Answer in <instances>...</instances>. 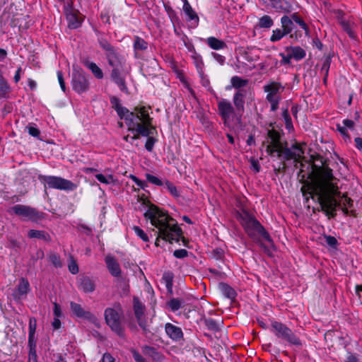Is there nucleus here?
<instances>
[{"instance_id": "nucleus-38", "label": "nucleus", "mask_w": 362, "mask_h": 362, "mask_svg": "<svg viewBox=\"0 0 362 362\" xmlns=\"http://www.w3.org/2000/svg\"><path fill=\"white\" fill-rule=\"evenodd\" d=\"M145 177L146 180L152 185L162 186L165 184V182H163L160 178L150 173H146Z\"/></svg>"}, {"instance_id": "nucleus-25", "label": "nucleus", "mask_w": 362, "mask_h": 362, "mask_svg": "<svg viewBox=\"0 0 362 362\" xmlns=\"http://www.w3.org/2000/svg\"><path fill=\"white\" fill-rule=\"evenodd\" d=\"M95 177L100 183L105 185H115L117 181L112 174L96 173Z\"/></svg>"}, {"instance_id": "nucleus-49", "label": "nucleus", "mask_w": 362, "mask_h": 362, "mask_svg": "<svg viewBox=\"0 0 362 362\" xmlns=\"http://www.w3.org/2000/svg\"><path fill=\"white\" fill-rule=\"evenodd\" d=\"M130 179H132L134 183L141 189H144L147 187V184L141 180H139L137 177L133 175H130Z\"/></svg>"}, {"instance_id": "nucleus-41", "label": "nucleus", "mask_w": 362, "mask_h": 362, "mask_svg": "<svg viewBox=\"0 0 362 362\" xmlns=\"http://www.w3.org/2000/svg\"><path fill=\"white\" fill-rule=\"evenodd\" d=\"M165 186L169 191V192L175 197H180V193L177 189V187L170 182L166 180L165 182Z\"/></svg>"}, {"instance_id": "nucleus-4", "label": "nucleus", "mask_w": 362, "mask_h": 362, "mask_svg": "<svg viewBox=\"0 0 362 362\" xmlns=\"http://www.w3.org/2000/svg\"><path fill=\"white\" fill-rule=\"evenodd\" d=\"M98 42L105 52L108 64L112 68L110 74L112 81L121 91L128 94L126 77L129 74L131 69L127 66L125 58L106 39L99 38Z\"/></svg>"}, {"instance_id": "nucleus-42", "label": "nucleus", "mask_w": 362, "mask_h": 362, "mask_svg": "<svg viewBox=\"0 0 362 362\" xmlns=\"http://www.w3.org/2000/svg\"><path fill=\"white\" fill-rule=\"evenodd\" d=\"M68 269H69V271L72 274H76L78 273V271H79L78 266L76 262L74 260V259L72 257H71L70 259L69 260Z\"/></svg>"}, {"instance_id": "nucleus-22", "label": "nucleus", "mask_w": 362, "mask_h": 362, "mask_svg": "<svg viewBox=\"0 0 362 362\" xmlns=\"http://www.w3.org/2000/svg\"><path fill=\"white\" fill-rule=\"evenodd\" d=\"M70 306L73 313L78 317L89 320L94 318V316L90 312L86 311L80 304H78L74 302H71Z\"/></svg>"}, {"instance_id": "nucleus-1", "label": "nucleus", "mask_w": 362, "mask_h": 362, "mask_svg": "<svg viewBox=\"0 0 362 362\" xmlns=\"http://www.w3.org/2000/svg\"><path fill=\"white\" fill-rule=\"evenodd\" d=\"M337 179L333 176L330 168H324L319 172L311 184L304 185L301 187L303 197L308 201L309 197L315 195L322 210L327 216L336 215L337 207H341L342 211L348 215L349 207L352 205V200L345 195H341L336 183Z\"/></svg>"}, {"instance_id": "nucleus-61", "label": "nucleus", "mask_w": 362, "mask_h": 362, "mask_svg": "<svg viewBox=\"0 0 362 362\" xmlns=\"http://www.w3.org/2000/svg\"><path fill=\"white\" fill-rule=\"evenodd\" d=\"M212 55L214 58V59L218 62L220 64H223L225 62V57L218 54V53H212Z\"/></svg>"}, {"instance_id": "nucleus-47", "label": "nucleus", "mask_w": 362, "mask_h": 362, "mask_svg": "<svg viewBox=\"0 0 362 362\" xmlns=\"http://www.w3.org/2000/svg\"><path fill=\"white\" fill-rule=\"evenodd\" d=\"M206 326L208 329L217 331L219 329V325L213 319H207L205 320Z\"/></svg>"}, {"instance_id": "nucleus-55", "label": "nucleus", "mask_w": 362, "mask_h": 362, "mask_svg": "<svg viewBox=\"0 0 362 362\" xmlns=\"http://www.w3.org/2000/svg\"><path fill=\"white\" fill-rule=\"evenodd\" d=\"M132 354L136 362H147L146 359L136 350H132Z\"/></svg>"}, {"instance_id": "nucleus-10", "label": "nucleus", "mask_w": 362, "mask_h": 362, "mask_svg": "<svg viewBox=\"0 0 362 362\" xmlns=\"http://www.w3.org/2000/svg\"><path fill=\"white\" fill-rule=\"evenodd\" d=\"M121 313L122 309L119 305L106 308L104 313L106 323L112 331L119 336L123 334V328L120 321Z\"/></svg>"}, {"instance_id": "nucleus-27", "label": "nucleus", "mask_w": 362, "mask_h": 362, "mask_svg": "<svg viewBox=\"0 0 362 362\" xmlns=\"http://www.w3.org/2000/svg\"><path fill=\"white\" fill-rule=\"evenodd\" d=\"M30 290V284L26 279L21 278L17 288V295L19 298L25 296Z\"/></svg>"}, {"instance_id": "nucleus-51", "label": "nucleus", "mask_w": 362, "mask_h": 362, "mask_svg": "<svg viewBox=\"0 0 362 362\" xmlns=\"http://www.w3.org/2000/svg\"><path fill=\"white\" fill-rule=\"evenodd\" d=\"M36 320L35 318H30L29 321V333L28 335H35L36 331Z\"/></svg>"}, {"instance_id": "nucleus-48", "label": "nucleus", "mask_w": 362, "mask_h": 362, "mask_svg": "<svg viewBox=\"0 0 362 362\" xmlns=\"http://www.w3.org/2000/svg\"><path fill=\"white\" fill-rule=\"evenodd\" d=\"M292 151L295 152V158L293 159L296 161L299 160L303 154L302 148L297 145H294L292 147Z\"/></svg>"}, {"instance_id": "nucleus-64", "label": "nucleus", "mask_w": 362, "mask_h": 362, "mask_svg": "<svg viewBox=\"0 0 362 362\" xmlns=\"http://www.w3.org/2000/svg\"><path fill=\"white\" fill-rule=\"evenodd\" d=\"M356 147L360 151H362V138L356 137L354 139Z\"/></svg>"}, {"instance_id": "nucleus-21", "label": "nucleus", "mask_w": 362, "mask_h": 362, "mask_svg": "<svg viewBox=\"0 0 362 362\" xmlns=\"http://www.w3.org/2000/svg\"><path fill=\"white\" fill-rule=\"evenodd\" d=\"M271 6L277 12H291L292 6L286 0H270Z\"/></svg>"}, {"instance_id": "nucleus-62", "label": "nucleus", "mask_w": 362, "mask_h": 362, "mask_svg": "<svg viewBox=\"0 0 362 362\" xmlns=\"http://www.w3.org/2000/svg\"><path fill=\"white\" fill-rule=\"evenodd\" d=\"M100 362H115V358L110 354L105 353Z\"/></svg>"}, {"instance_id": "nucleus-39", "label": "nucleus", "mask_w": 362, "mask_h": 362, "mask_svg": "<svg viewBox=\"0 0 362 362\" xmlns=\"http://www.w3.org/2000/svg\"><path fill=\"white\" fill-rule=\"evenodd\" d=\"M143 353L146 355L153 357L154 359H158V354L153 347L145 346L142 348Z\"/></svg>"}, {"instance_id": "nucleus-54", "label": "nucleus", "mask_w": 362, "mask_h": 362, "mask_svg": "<svg viewBox=\"0 0 362 362\" xmlns=\"http://www.w3.org/2000/svg\"><path fill=\"white\" fill-rule=\"evenodd\" d=\"M59 83L63 92L66 91V86L63 78V74L61 71H58L57 73Z\"/></svg>"}, {"instance_id": "nucleus-50", "label": "nucleus", "mask_w": 362, "mask_h": 362, "mask_svg": "<svg viewBox=\"0 0 362 362\" xmlns=\"http://www.w3.org/2000/svg\"><path fill=\"white\" fill-rule=\"evenodd\" d=\"M130 179H132L134 183L141 189H144L147 187V184L141 180H139L137 177L133 175H130Z\"/></svg>"}, {"instance_id": "nucleus-57", "label": "nucleus", "mask_w": 362, "mask_h": 362, "mask_svg": "<svg viewBox=\"0 0 362 362\" xmlns=\"http://www.w3.org/2000/svg\"><path fill=\"white\" fill-rule=\"evenodd\" d=\"M193 58L194 59L197 69L199 70V71H202L203 62L201 57L199 55L195 54L193 56Z\"/></svg>"}, {"instance_id": "nucleus-24", "label": "nucleus", "mask_w": 362, "mask_h": 362, "mask_svg": "<svg viewBox=\"0 0 362 362\" xmlns=\"http://www.w3.org/2000/svg\"><path fill=\"white\" fill-rule=\"evenodd\" d=\"M206 43L211 49L215 50L223 49L226 47V44L223 40L215 37H209L206 39Z\"/></svg>"}, {"instance_id": "nucleus-37", "label": "nucleus", "mask_w": 362, "mask_h": 362, "mask_svg": "<svg viewBox=\"0 0 362 362\" xmlns=\"http://www.w3.org/2000/svg\"><path fill=\"white\" fill-rule=\"evenodd\" d=\"M291 19L293 21V23L295 22L298 24L300 27L305 30L306 35L308 34L309 30L306 23L296 13L292 14L291 16Z\"/></svg>"}, {"instance_id": "nucleus-63", "label": "nucleus", "mask_w": 362, "mask_h": 362, "mask_svg": "<svg viewBox=\"0 0 362 362\" xmlns=\"http://www.w3.org/2000/svg\"><path fill=\"white\" fill-rule=\"evenodd\" d=\"M345 362H359V360L356 356L352 354H349L346 356Z\"/></svg>"}, {"instance_id": "nucleus-36", "label": "nucleus", "mask_w": 362, "mask_h": 362, "mask_svg": "<svg viewBox=\"0 0 362 362\" xmlns=\"http://www.w3.org/2000/svg\"><path fill=\"white\" fill-rule=\"evenodd\" d=\"M162 279L163 280L168 290H171L173 287V274L170 272H164Z\"/></svg>"}, {"instance_id": "nucleus-59", "label": "nucleus", "mask_w": 362, "mask_h": 362, "mask_svg": "<svg viewBox=\"0 0 362 362\" xmlns=\"http://www.w3.org/2000/svg\"><path fill=\"white\" fill-rule=\"evenodd\" d=\"M343 124L346 129L353 130L355 123L353 120L346 119L343 120Z\"/></svg>"}, {"instance_id": "nucleus-33", "label": "nucleus", "mask_w": 362, "mask_h": 362, "mask_svg": "<svg viewBox=\"0 0 362 362\" xmlns=\"http://www.w3.org/2000/svg\"><path fill=\"white\" fill-rule=\"evenodd\" d=\"M274 24L273 20L269 16L265 15L259 19L258 26L261 28H269Z\"/></svg>"}, {"instance_id": "nucleus-5", "label": "nucleus", "mask_w": 362, "mask_h": 362, "mask_svg": "<svg viewBox=\"0 0 362 362\" xmlns=\"http://www.w3.org/2000/svg\"><path fill=\"white\" fill-rule=\"evenodd\" d=\"M238 218L247 234L255 241H259V237H262L269 243L272 242L269 234L262 225L248 211L244 209L242 210L238 213Z\"/></svg>"}, {"instance_id": "nucleus-3", "label": "nucleus", "mask_w": 362, "mask_h": 362, "mask_svg": "<svg viewBox=\"0 0 362 362\" xmlns=\"http://www.w3.org/2000/svg\"><path fill=\"white\" fill-rule=\"evenodd\" d=\"M116 111L119 117L125 121L128 130L134 134L132 140H136L140 136L153 134V131H156L146 107H136L133 112H130L124 107L117 105Z\"/></svg>"}, {"instance_id": "nucleus-34", "label": "nucleus", "mask_w": 362, "mask_h": 362, "mask_svg": "<svg viewBox=\"0 0 362 362\" xmlns=\"http://www.w3.org/2000/svg\"><path fill=\"white\" fill-rule=\"evenodd\" d=\"M184 303V300L181 298H172L168 302V306L172 311L178 310Z\"/></svg>"}, {"instance_id": "nucleus-53", "label": "nucleus", "mask_w": 362, "mask_h": 362, "mask_svg": "<svg viewBox=\"0 0 362 362\" xmlns=\"http://www.w3.org/2000/svg\"><path fill=\"white\" fill-rule=\"evenodd\" d=\"M27 129L30 136L33 137H39L40 132L37 128L33 126H28Z\"/></svg>"}, {"instance_id": "nucleus-44", "label": "nucleus", "mask_w": 362, "mask_h": 362, "mask_svg": "<svg viewBox=\"0 0 362 362\" xmlns=\"http://www.w3.org/2000/svg\"><path fill=\"white\" fill-rule=\"evenodd\" d=\"M49 261L57 268L62 267V263L59 255L56 254H52L49 255Z\"/></svg>"}, {"instance_id": "nucleus-9", "label": "nucleus", "mask_w": 362, "mask_h": 362, "mask_svg": "<svg viewBox=\"0 0 362 362\" xmlns=\"http://www.w3.org/2000/svg\"><path fill=\"white\" fill-rule=\"evenodd\" d=\"M271 331L276 337L289 344L293 345L301 344L300 339L293 333L290 328L281 322L277 321L272 322Z\"/></svg>"}, {"instance_id": "nucleus-32", "label": "nucleus", "mask_w": 362, "mask_h": 362, "mask_svg": "<svg viewBox=\"0 0 362 362\" xmlns=\"http://www.w3.org/2000/svg\"><path fill=\"white\" fill-rule=\"evenodd\" d=\"M281 23L282 29L286 31L287 34H289L293 30V23L291 18L288 16H284L281 17Z\"/></svg>"}, {"instance_id": "nucleus-28", "label": "nucleus", "mask_w": 362, "mask_h": 362, "mask_svg": "<svg viewBox=\"0 0 362 362\" xmlns=\"http://www.w3.org/2000/svg\"><path fill=\"white\" fill-rule=\"evenodd\" d=\"M85 66L90 70L97 78L101 79L103 78V72L102 69L95 63L87 61L85 62Z\"/></svg>"}, {"instance_id": "nucleus-56", "label": "nucleus", "mask_w": 362, "mask_h": 362, "mask_svg": "<svg viewBox=\"0 0 362 362\" xmlns=\"http://www.w3.org/2000/svg\"><path fill=\"white\" fill-rule=\"evenodd\" d=\"M173 255L177 258H184L187 256V251L185 249L176 250Z\"/></svg>"}, {"instance_id": "nucleus-19", "label": "nucleus", "mask_w": 362, "mask_h": 362, "mask_svg": "<svg viewBox=\"0 0 362 362\" xmlns=\"http://www.w3.org/2000/svg\"><path fill=\"white\" fill-rule=\"evenodd\" d=\"M105 263L110 273L115 277H119L121 275V269L117 260L111 256L105 257Z\"/></svg>"}, {"instance_id": "nucleus-52", "label": "nucleus", "mask_w": 362, "mask_h": 362, "mask_svg": "<svg viewBox=\"0 0 362 362\" xmlns=\"http://www.w3.org/2000/svg\"><path fill=\"white\" fill-rule=\"evenodd\" d=\"M337 129L340 132V134L344 136V139H350L347 129L344 126L337 124Z\"/></svg>"}, {"instance_id": "nucleus-43", "label": "nucleus", "mask_w": 362, "mask_h": 362, "mask_svg": "<svg viewBox=\"0 0 362 362\" xmlns=\"http://www.w3.org/2000/svg\"><path fill=\"white\" fill-rule=\"evenodd\" d=\"M282 117L285 121V125H286V128L288 129V130H291L293 129V124H292V121H291V118L289 115V113H288V110H285L283 113H282Z\"/></svg>"}, {"instance_id": "nucleus-7", "label": "nucleus", "mask_w": 362, "mask_h": 362, "mask_svg": "<svg viewBox=\"0 0 362 362\" xmlns=\"http://www.w3.org/2000/svg\"><path fill=\"white\" fill-rule=\"evenodd\" d=\"M218 114L226 127H230L231 122L236 120L240 122L241 115L238 114L231 103L226 99H221L217 103Z\"/></svg>"}, {"instance_id": "nucleus-15", "label": "nucleus", "mask_w": 362, "mask_h": 362, "mask_svg": "<svg viewBox=\"0 0 362 362\" xmlns=\"http://www.w3.org/2000/svg\"><path fill=\"white\" fill-rule=\"evenodd\" d=\"M247 93V90H238L235 91L233 97L234 107L237 112L241 115L245 111V104Z\"/></svg>"}, {"instance_id": "nucleus-14", "label": "nucleus", "mask_w": 362, "mask_h": 362, "mask_svg": "<svg viewBox=\"0 0 362 362\" xmlns=\"http://www.w3.org/2000/svg\"><path fill=\"white\" fill-rule=\"evenodd\" d=\"M64 11L69 28L76 29L81 26L82 20L78 16L76 11L71 8L69 4L64 6Z\"/></svg>"}, {"instance_id": "nucleus-12", "label": "nucleus", "mask_w": 362, "mask_h": 362, "mask_svg": "<svg viewBox=\"0 0 362 362\" xmlns=\"http://www.w3.org/2000/svg\"><path fill=\"white\" fill-rule=\"evenodd\" d=\"M268 136L271 139V143L267 146L266 151L269 156H276L278 158V154L282 146L279 141V134L275 131H269Z\"/></svg>"}, {"instance_id": "nucleus-40", "label": "nucleus", "mask_w": 362, "mask_h": 362, "mask_svg": "<svg viewBox=\"0 0 362 362\" xmlns=\"http://www.w3.org/2000/svg\"><path fill=\"white\" fill-rule=\"evenodd\" d=\"M132 230L134 231L135 234L140 238L143 241L148 242V237L147 234L139 226H134L132 228Z\"/></svg>"}, {"instance_id": "nucleus-17", "label": "nucleus", "mask_w": 362, "mask_h": 362, "mask_svg": "<svg viewBox=\"0 0 362 362\" xmlns=\"http://www.w3.org/2000/svg\"><path fill=\"white\" fill-rule=\"evenodd\" d=\"M165 330L167 335L174 341H178L183 337V333L180 327L171 323H166Z\"/></svg>"}, {"instance_id": "nucleus-31", "label": "nucleus", "mask_w": 362, "mask_h": 362, "mask_svg": "<svg viewBox=\"0 0 362 362\" xmlns=\"http://www.w3.org/2000/svg\"><path fill=\"white\" fill-rule=\"evenodd\" d=\"M295 152L292 151L291 148H284L283 146H281V149L280 150L279 153L278 154V158L281 160H288L293 159L295 158Z\"/></svg>"}, {"instance_id": "nucleus-13", "label": "nucleus", "mask_w": 362, "mask_h": 362, "mask_svg": "<svg viewBox=\"0 0 362 362\" xmlns=\"http://www.w3.org/2000/svg\"><path fill=\"white\" fill-rule=\"evenodd\" d=\"M9 212L28 219H33L37 216V213L35 209L22 204L13 206L10 209Z\"/></svg>"}, {"instance_id": "nucleus-18", "label": "nucleus", "mask_w": 362, "mask_h": 362, "mask_svg": "<svg viewBox=\"0 0 362 362\" xmlns=\"http://www.w3.org/2000/svg\"><path fill=\"white\" fill-rule=\"evenodd\" d=\"M78 289L83 291L85 293H91L95 288L93 281L87 276H81L78 280Z\"/></svg>"}, {"instance_id": "nucleus-58", "label": "nucleus", "mask_w": 362, "mask_h": 362, "mask_svg": "<svg viewBox=\"0 0 362 362\" xmlns=\"http://www.w3.org/2000/svg\"><path fill=\"white\" fill-rule=\"evenodd\" d=\"M326 243L331 247H335L337 243V239L331 235L325 236Z\"/></svg>"}, {"instance_id": "nucleus-8", "label": "nucleus", "mask_w": 362, "mask_h": 362, "mask_svg": "<svg viewBox=\"0 0 362 362\" xmlns=\"http://www.w3.org/2000/svg\"><path fill=\"white\" fill-rule=\"evenodd\" d=\"M39 180L45 188L56 189L65 191H73L77 185L71 181L57 176L40 175Z\"/></svg>"}, {"instance_id": "nucleus-35", "label": "nucleus", "mask_w": 362, "mask_h": 362, "mask_svg": "<svg viewBox=\"0 0 362 362\" xmlns=\"http://www.w3.org/2000/svg\"><path fill=\"white\" fill-rule=\"evenodd\" d=\"M286 31H284L283 29L277 28L273 30L272 35L270 37V41L272 42L279 41L281 40L284 36L287 35Z\"/></svg>"}, {"instance_id": "nucleus-16", "label": "nucleus", "mask_w": 362, "mask_h": 362, "mask_svg": "<svg viewBox=\"0 0 362 362\" xmlns=\"http://www.w3.org/2000/svg\"><path fill=\"white\" fill-rule=\"evenodd\" d=\"M134 303V310L135 317L138 322V324L141 327L145 329L146 327V321L144 319V310L145 306L139 300L137 297H134L133 298Z\"/></svg>"}, {"instance_id": "nucleus-20", "label": "nucleus", "mask_w": 362, "mask_h": 362, "mask_svg": "<svg viewBox=\"0 0 362 362\" xmlns=\"http://www.w3.org/2000/svg\"><path fill=\"white\" fill-rule=\"evenodd\" d=\"M183 11L186 15V19L188 21H192L194 25L199 23V17L196 12L192 8L190 4L187 0H183Z\"/></svg>"}, {"instance_id": "nucleus-60", "label": "nucleus", "mask_w": 362, "mask_h": 362, "mask_svg": "<svg viewBox=\"0 0 362 362\" xmlns=\"http://www.w3.org/2000/svg\"><path fill=\"white\" fill-rule=\"evenodd\" d=\"M54 317L59 318L62 316V310L60 305H58L57 303H54Z\"/></svg>"}, {"instance_id": "nucleus-23", "label": "nucleus", "mask_w": 362, "mask_h": 362, "mask_svg": "<svg viewBox=\"0 0 362 362\" xmlns=\"http://www.w3.org/2000/svg\"><path fill=\"white\" fill-rule=\"evenodd\" d=\"M286 52L288 53L296 61H300L305 57V50L298 46L286 47Z\"/></svg>"}, {"instance_id": "nucleus-26", "label": "nucleus", "mask_w": 362, "mask_h": 362, "mask_svg": "<svg viewBox=\"0 0 362 362\" xmlns=\"http://www.w3.org/2000/svg\"><path fill=\"white\" fill-rule=\"evenodd\" d=\"M28 236L30 238H36L45 241L50 240L49 235L44 230H30L28 233Z\"/></svg>"}, {"instance_id": "nucleus-11", "label": "nucleus", "mask_w": 362, "mask_h": 362, "mask_svg": "<svg viewBox=\"0 0 362 362\" xmlns=\"http://www.w3.org/2000/svg\"><path fill=\"white\" fill-rule=\"evenodd\" d=\"M71 85L73 90L78 93H82L88 89V81L81 69H74L72 74Z\"/></svg>"}, {"instance_id": "nucleus-46", "label": "nucleus", "mask_w": 362, "mask_h": 362, "mask_svg": "<svg viewBox=\"0 0 362 362\" xmlns=\"http://www.w3.org/2000/svg\"><path fill=\"white\" fill-rule=\"evenodd\" d=\"M28 346L29 352H36V339L35 335H28Z\"/></svg>"}, {"instance_id": "nucleus-6", "label": "nucleus", "mask_w": 362, "mask_h": 362, "mask_svg": "<svg viewBox=\"0 0 362 362\" xmlns=\"http://www.w3.org/2000/svg\"><path fill=\"white\" fill-rule=\"evenodd\" d=\"M263 89L267 93L266 100L270 104L271 111H276L282 99L281 94L284 91L285 87L279 82L271 81L264 85Z\"/></svg>"}, {"instance_id": "nucleus-45", "label": "nucleus", "mask_w": 362, "mask_h": 362, "mask_svg": "<svg viewBox=\"0 0 362 362\" xmlns=\"http://www.w3.org/2000/svg\"><path fill=\"white\" fill-rule=\"evenodd\" d=\"M153 134H151L149 136H147V140L145 144V148L146 149L151 152L154 146L155 143L156 142V139L152 136Z\"/></svg>"}, {"instance_id": "nucleus-29", "label": "nucleus", "mask_w": 362, "mask_h": 362, "mask_svg": "<svg viewBox=\"0 0 362 362\" xmlns=\"http://www.w3.org/2000/svg\"><path fill=\"white\" fill-rule=\"evenodd\" d=\"M133 47L135 54L136 55L138 51H144L147 49L148 42H146L143 38L139 36H135Z\"/></svg>"}, {"instance_id": "nucleus-30", "label": "nucleus", "mask_w": 362, "mask_h": 362, "mask_svg": "<svg viewBox=\"0 0 362 362\" xmlns=\"http://www.w3.org/2000/svg\"><path fill=\"white\" fill-rule=\"evenodd\" d=\"M230 83H231L232 86L234 88L237 89V90H245L244 88H242L245 87L247 85L248 80L243 79L241 77L238 76H235L231 78Z\"/></svg>"}, {"instance_id": "nucleus-2", "label": "nucleus", "mask_w": 362, "mask_h": 362, "mask_svg": "<svg viewBox=\"0 0 362 362\" xmlns=\"http://www.w3.org/2000/svg\"><path fill=\"white\" fill-rule=\"evenodd\" d=\"M144 216L156 229V233L158 234L156 241L162 238L170 243L179 242L182 233V230L177 226L176 221L166 211L154 204H151L144 213ZM156 244L157 245V242Z\"/></svg>"}]
</instances>
